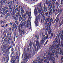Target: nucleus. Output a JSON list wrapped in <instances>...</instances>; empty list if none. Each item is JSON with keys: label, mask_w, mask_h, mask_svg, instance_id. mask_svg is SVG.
I'll use <instances>...</instances> for the list:
<instances>
[{"label": "nucleus", "mask_w": 63, "mask_h": 63, "mask_svg": "<svg viewBox=\"0 0 63 63\" xmlns=\"http://www.w3.org/2000/svg\"><path fill=\"white\" fill-rule=\"evenodd\" d=\"M54 49V50H53V51H52V52H49L48 53V55L47 56V58H49L50 59H51V56H52L53 55H54V52L55 54V57H57V58H58V53L59 54H60V52H59V49L60 48H58L57 49L55 50L56 49Z\"/></svg>", "instance_id": "obj_1"}, {"label": "nucleus", "mask_w": 63, "mask_h": 63, "mask_svg": "<svg viewBox=\"0 0 63 63\" xmlns=\"http://www.w3.org/2000/svg\"><path fill=\"white\" fill-rule=\"evenodd\" d=\"M58 39H57L56 41H54L53 42V43H54V44H53L51 46L50 45V47L49 49L50 51H52V49H56L57 48H59L60 46V42L58 43Z\"/></svg>", "instance_id": "obj_2"}, {"label": "nucleus", "mask_w": 63, "mask_h": 63, "mask_svg": "<svg viewBox=\"0 0 63 63\" xmlns=\"http://www.w3.org/2000/svg\"><path fill=\"white\" fill-rule=\"evenodd\" d=\"M43 38H42V40H41V41L40 42V45L39 46V48H40V47H41V46L42 45H44V43H45V39L47 40V39H49V38L50 39H52V37H53L51 36H50L49 38H48V35L47 34L46 36V35H43Z\"/></svg>", "instance_id": "obj_3"}, {"label": "nucleus", "mask_w": 63, "mask_h": 63, "mask_svg": "<svg viewBox=\"0 0 63 63\" xmlns=\"http://www.w3.org/2000/svg\"><path fill=\"white\" fill-rule=\"evenodd\" d=\"M16 17L19 18V21H21L22 20H23V17H21V15H20V9H19L18 11L17 14H16Z\"/></svg>", "instance_id": "obj_4"}, {"label": "nucleus", "mask_w": 63, "mask_h": 63, "mask_svg": "<svg viewBox=\"0 0 63 63\" xmlns=\"http://www.w3.org/2000/svg\"><path fill=\"white\" fill-rule=\"evenodd\" d=\"M15 8H14L13 10V12L12 11V13H11V15L12 16V17L13 19L15 21H16L17 20V18H16V17L15 16V14L16 12V10L15 9Z\"/></svg>", "instance_id": "obj_5"}, {"label": "nucleus", "mask_w": 63, "mask_h": 63, "mask_svg": "<svg viewBox=\"0 0 63 63\" xmlns=\"http://www.w3.org/2000/svg\"><path fill=\"white\" fill-rule=\"evenodd\" d=\"M18 30L19 33L20 34V36H22V34H24V33H25L24 30H22L20 29V27L19 25V26L18 27Z\"/></svg>", "instance_id": "obj_6"}, {"label": "nucleus", "mask_w": 63, "mask_h": 63, "mask_svg": "<svg viewBox=\"0 0 63 63\" xmlns=\"http://www.w3.org/2000/svg\"><path fill=\"white\" fill-rule=\"evenodd\" d=\"M40 15L39 14L37 17V18H36V19H35V24L36 26H38V21L37 20H40L41 19L40 18Z\"/></svg>", "instance_id": "obj_7"}, {"label": "nucleus", "mask_w": 63, "mask_h": 63, "mask_svg": "<svg viewBox=\"0 0 63 63\" xmlns=\"http://www.w3.org/2000/svg\"><path fill=\"white\" fill-rule=\"evenodd\" d=\"M20 27L22 28V26H26V21H25L24 22H23V20H22L21 21V23H20Z\"/></svg>", "instance_id": "obj_8"}, {"label": "nucleus", "mask_w": 63, "mask_h": 63, "mask_svg": "<svg viewBox=\"0 0 63 63\" xmlns=\"http://www.w3.org/2000/svg\"><path fill=\"white\" fill-rule=\"evenodd\" d=\"M12 34V31H11L10 32H9V33H7V35L6 37V39H8L9 38V37H11L12 36L11 35V34ZM9 36V37L8 36Z\"/></svg>", "instance_id": "obj_9"}, {"label": "nucleus", "mask_w": 63, "mask_h": 63, "mask_svg": "<svg viewBox=\"0 0 63 63\" xmlns=\"http://www.w3.org/2000/svg\"><path fill=\"white\" fill-rule=\"evenodd\" d=\"M28 59H29V57H27V56L26 58H25V57H24V58L23 59V61L24 62H25V63H26L27 62V61H28Z\"/></svg>", "instance_id": "obj_10"}, {"label": "nucleus", "mask_w": 63, "mask_h": 63, "mask_svg": "<svg viewBox=\"0 0 63 63\" xmlns=\"http://www.w3.org/2000/svg\"><path fill=\"white\" fill-rule=\"evenodd\" d=\"M46 4L47 5H48V4H49L48 6V8H52V4H51L50 3L47 2L46 3Z\"/></svg>", "instance_id": "obj_11"}, {"label": "nucleus", "mask_w": 63, "mask_h": 63, "mask_svg": "<svg viewBox=\"0 0 63 63\" xmlns=\"http://www.w3.org/2000/svg\"><path fill=\"white\" fill-rule=\"evenodd\" d=\"M7 39L5 38L3 40V42L2 43L3 45H5V42L6 43H9V40H8Z\"/></svg>", "instance_id": "obj_12"}, {"label": "nucleus", "mask_w": 63, "mask_h": 63, "mask_svg": "<svg viewBox=\"0 0 63 63\" xmlns=\"http://www.w3.org/2000/svg\"><path fill=\"white\" fill-rule=\"evenodd\" d=\"M48 1H50V0H48ZM52 4L53 5L52 8H55V6H54V4L56 1V0H52Z\"/></svg>", "instance_id": "obj_13"}, {"label": "nucleus", "mask_w": 63, "mask_h": 63, "mask_svg": "<svg viewBox=\"0 0 63 63\" xmlns=\"http://www.w3.org/2000/svg\"><path fill=\"white\" fill-rule=\"evenodd\" d=\"M16 59L15 58L13 60V59H11L10 63H16Z\"/></svg>", "instance_id": "obj_14"}, {"label": "nucleus", "mask_w": 63, "mask_h": 63, "mask_svg": "<svg viewBox=\"0 0 63 63\" xmlns=\"http://www.w3.org/2000/svg\"><path fill=\"white\" fill-rule=\"evenodd\" d=\"M13 34L15 36H18V33L16 32V29H15L14 31V32Z\"/></svg>", "instance_id": "obj_15"}, {"label": "nucleus", "mask_w": 63, "mask_h": 63, "mask_svg": "<svg viewBox=\"0 0 63 63\" xmlns=\"http://www.w3.org/2000/svg\"><path fill=\"white\" fill-rule=\"evenodd\" d=\"M12 26L14 28H16V29H17V25H16L15 23L13 24Z\"/></svg>", "instance_id": "obj_16"}, {"label": "nucleus", "mask_w": 63, "mask_h": 63, "mask_svg": "<svg viewBox=\"0 0 63 63\" xmlns=\"http://www.w3.org/2000/svg\"><path fill=\"white\" fill-rule=\"evenodd\" d=\"M10 16V14L8 13H7L6 14L5 16V19H7V17H8V16Z\"/></svg>", "instance_id": "obj_17"}, {"label": "nucleus", "mask_w": 63, "mask_h": 63, "mask_svg": "<svg viewBox=\"0 0 63 63\" xmlns=\"http://www.w3.org/2000/svg\"><path fill=\"white\" fill-rule=\"evenodd\" d=\"M43 8V6H41V3H39V5H37V8Z\"/></svg>", "instance_id": "obj_18"}, {"label": "nucleus", "mask_w": 63, "mask_h": 63, "mask_svg": "<svg viewBox=\"0 0 63 63\" xmlns=\"http://www.w3.org/2000/svg\"><path fill=\"white\" fill-rule=\"evenodd\" d=\"M60 15V14H59L57 16V17H56V19L54 21L53 23H55V22L56 21V19H57V18H58V17H59V16Z\"/></svg>", "instance_id": "obj_19"}, {"label": "nucleus", "mask_w": 63, "mask_h": 63, "mask_svg": "<svg viewBox=\"0 0 63 63\" xmlns=\"http://www.w3.org/2000/svg\"><path fill=\"white\" fill-rule=\"evenodd\" d=\"M50 59H51V61H52L53 62H54V61H55V58L54 57H52L51 56V59H50V58H49Z\"/></svg>", "instance_id": "obj_20"}, {"label": "nucleus", "mask_w": 63, "mask_h": 63, "mask_svg": "<svg viewBox=\"0 0 63 63\" xmlns=\"http://www.w3.org/2000/svg\"><path fill=\"white\" fill-rule=\"evenodd\" d=\"M0 1V4L1 5H0V8H3V2L2 1Z\"/></svg>", "instance_id": "obj_21"}, {"label": "nucleus", "mask_w": 63, "mask_h": 63, "mask_svg": "<svg viewBox=\"0 0 63 63\" xmlns=\"http://www.w3.org/2000/svg\"><path fill=\"white\" fill-rule=\"evenodd\" d=\"M0 24H2V23H3V24H4V23H6V21L4 20L3 21H2V20H1L0 21Z\"/></svg>", "instance_id": "obj_22"}, {"label": "nucleus", "mask_w": 63, "mask_h": 63, "mask_svg": "<svg viewBox=\"0 0 63 63\" xmlns=\"http://www.w3.org/2000/svg\"><path fill=\"white\" fill-rule=\"evenodd\" d=\"M45 21L48 22L50 21V18H47L46 19Z\"/></svg>", "instance_id": "obj_23"}, {"label": "nucleus", "mask_w": 63, "mask_h": 63, "mask_svg": "<svg viewBox=\"0 0 63 63\" xmlns=\"http://www.w3.org/2000/svg\"><path fill=\"white\" fill-rule=\"evenodd\" d=\"M22 16L23 17V20L24 21H25V20H26V18L25 17V15H22Z\"/></svg>", "instance_id": "obj_24"}, {"label": "nucleus", "mask_w": 63, "mask_h": 63, "mask_svg": "<svg viewBox=\"0 0 63 63\" xmlns=\"http://www.w3.org/2000/svg\"><path fill=\"white\" fill-rule=\"evenodd\" d=\"M33 47L35 50H36V44L34 43H33Z\"/></svg>", "instance_id": "obj_25"}, {"label": "nucleus", "mask_w": 63, "mask_h": 63, "mask_svg": "<svg viewBox=\"0 0 63 63\" xmlns=\"http://www.w3.org/2000/svg\"><path fill=\"white\" fill-rule=\"evenodd\" d=\"M51 30H52L51 29L50 30V31H48V34H49L50 35V34H51V32H52Z\"/></svg>", "instance_id": "obj_26"}, {"label": "nucleus", "mask_w": 63, "mask_h": 63, "mask_svg": "<svg viewBox=\"0 0 63 63\" xmlns=\"http://www.w3.org/2000/svg\"><path fill=\"white\" fill-rule=\"evenodd\" d=\"M43 9L42 8H40L39 10H38L37 11L38 13H40L42 11V10Z\"/></svg>", "instance_id": "obj_27"}, {"label": "nucleus", "mask_w": 63, "mask_h": 63, "mask_svg": "<svg viewBox=\"0 0 63 63\" xmlns=\"http://www.w3.org/2000/svg\"><path fill=\"white\" fill-rule=\"evenodd\" d=\"M24 57H25V58H26V57H27V53L26 51H25L24 53Z\"/></svg>", "instance_id": "obj_28"}, {"label": "nucleus", "mask_w": 63, "mask_h": 63, "mask_svg": "<svg viewBox=\"0 0 63 63\" xmlns=\"http://www.w3.org/2000/svg\"><path fill=\"white\" fill-rule=\"evenodd\" d=\"M60 51V54L61 55H63V52L62 51V50H59V51Z\"/></svg>", "instance_id": "obj_29"}, {"label": "nucleus", "mask_w": 63, "mask_h": 63, "mask_svg": "<svg viewBox=\"0 0 63 63\" xmlns=\"http://www.w3.org/2000/svg\"><path fill=\"white\" fill-rule=\"evenodd\" d=\"M8 32V29H6L5 30L4 32H3V33H7Z\"/></svg>", "instance_id": "obj_30"}, {"label": "nucleus", "mask_w": 63, "mask_h": 63, "mask_svg": "<svg viewBox=\"0 0 63 63\" xmlns=\"http://www.w3.org/2000/svg\"><path fill=\"white\" fill-rule=\"evenodd\" d=\"M12 1H10V4L9 5V8H11V6H12Z\"/></svg>", "instance_id": "obj_31"}, {"label": "nucleus", "mask_w": 63, "mask_h": 63, "mask_svg": "<svg viewBox=\"0 0 63 63\" xmlns=\"http://www.w3.org/2000/svg\"><path fill=\"white\" fill-rule=\"evenodd\" d=\"M12 46H10L9 48H8V49L7 50V51H7V52H9V51L10 50V48H12Z\"/></svg>", "instance_id": "obj_32"}, {"label": "nucleus", "mask_w": 63, "mask_h": 63, "mask_svg": "<svg viewBox=\"0 0 63 63\" xmlns=\"http://www.w3.org/2000/svg\"><path fill=\"white\" fill-rule=\"evenodd\" d=\"M39 42L38 40H37L36 42V46H39Z\"/></svg>", "instance_id": "obj_33"}, {"label": "nucleus", "mask_w": 63, "mask_h": 63, "mask_svg": "<svg viewBox=\"0 0 63 63\" xmlns=\"http://www.w3.org/2000/svg\"><path fill=\"white\" fill-rule=\"evenodd\" d=\"M29 45L30 49H31V48H32V43H30L29 44Z\"/></svg>", "instance_id": "obj_34"}, {"label": "nucleus", "mask_w": 63, "mask_h": 63, "mask_svg": "<svg viewBox=\"0 0 63 63\" xmlns=\"http://www.w3.org/2000/svg\"><path fill=\"white\" fill-rule=\"evenodd\" d=\"M51 8H49V10L50 11V12L49 13V15H51Z\"/></svg>", "instance_id": "obj_35"}, {"label": "nucleus", "mask_w": 63, "mask_h": 63, "mask_svg": "<svg viewBox=\"0 0 63 63\" xmlns=\"http://www.w3.org/2000/svg\"><path fill=\"white\" fill-rule=\"evenodd\" d=\"M27 27H28L29 26V21H27Z\"/></svg>", "instance_id": "obj_36"}, {"label": "nucleus", "mask_w": 63, "mask_h": 63, "mask_svg": "<svg viewBox=\"0 0 63 63\" xmlns=\"http://www.w3.org/2000/svg\"><path fill=\"white\" fill-rule=\"evenodd\" d=\"M48 25H49V27H50V26H51V21H49L48 23Z\"/></svg>", "instance_id": "obj_37"}, {"label": "nucleus", "mask_w": 63, "mask_h": 63, "mask_svg": "<svg viewBox=\"0 0 63 63\" xmlns=\"http://www.w3.org/2000/svg\"><path fill=\"white\" fill-rule=\"evenodd\" d=\"M34 14H35H35H37V10H36V8H35L34 11Z\"/></svg>", "instance_id": "obj_38"}, {"label": "nucleus", "mask_w": 63, "mask_h": 63, "mask_svg": "<svg viewBox=\"0 0 63 63\" xmlns=\"http://www.w3.org/2000/svg\"><path fill=\"white\" fill-rule=\"evenodd\" d=\"M45 16H47L48 17H49V16H48V12H46L45 13Z\"/></svg>", "instance_id": "obj_39"}, {"label": "nucleus", "mask_w": 63, "mask_h": 63, "mask_svg": "<svg viewBox=\"0 0 63 63\" xmlns=\"http://www.w3.org/2000/svg\"><path fill=\"white\" fill-rule=\"evenodd\" d=\"M48 24V22H46V21H45V22L44 23L45 25H47Z\"/></svg>", "instance_id": "obj_40"}, {"label": "nucleus", "mask_w": 63, "mask_h": 63, "mask_svg": "<svg viewBox=\"0 0 63 63\" xmlns=\"http://www.w3.org/2000/svg\"><path fill=\"white\" fill-rule=\"evenodd\" d=\"M3 35L4 37H6V35H7V34L6 33H3Z\"/></svg>", "instance_id": "obj_41"}, {"label": "nucleus", "mask_w": 63, "mask_h": 63, "mask_svg": "<svg viewBox=\"0 0 63 63\" xmlns=\"http://www.w3.org/2000/svg\"><path fill=\"white\" fill-rule=\"evenodd\" d=\"M62 11H63V9H60L59 10L58 12H60V13L62 12Z\"/></svg>", "instance_id": "obj_42"}, {"label": "nucleus", "mask_w": 63, "mask_h": 63, "mask_svg": "<svg viewBox=\"0 0 63 63\" xmlns=\"http://www.w3.org/2000/svg\"><path fill=\"white\" fill-rule=\"evenodd\" d=\"M61 47H63V41H62L61 42V45L60 46Z\"/></svg>", "instance_id": "obj_43"}, {"label": "nucleus", "mask_w": 63, "mask_h": 63, "mask_svg": "<svg viewBox=\"0 0 63 63\" xmlns=\"http://www.w3.org/2000/svg\"><path fill=\"white\" fill-rule=\"evenodd\" d=\"M16 59H18V61H19V57H18V56H16Z\"/></svg>", "instance_id": "obj_44"}, {"label": "nucleus", "mask_w": 63, "mask_h": 63, "mask_svg": "<svg viewBox=\"0 0 63 63\" xmlns=\"http://www.w3.org/2000/svg\"><path fill=\"white\" fill-rule=\"evenodd\" d=\"M59 19L58 18H57L56 19V22L57 23H58V21H59Z\"/></svg>", "instance_id": "obj_45"}, {"label": "nucleus", "mask_w": 63, "mask_h": 63, "mask_svg": "<svg viewBox=\"0 0 63 63\" xmlns=\"http://www.w3.org/2000/svg\"><path fill=\"white\" fill-rule=\"evenodd\" d=\"M8 39L9 40L11 41L12 40V37H10L8 38V39Z\"/></svg>", "instance_id": "obj_46"}, {"label": "nucleus", "mask_w": 63, "mask_h": 63, "mask_svg": "<svg viewBox=\"0 0 63 63\" xmlns=\"http://www.w3.org/2000/svg\"><path fill=\"white\" fill-rule=\"evenodd\" d=\"M7 9L5 11V12H5V13H6V14H7V13H8V9H9V8H7Z\"/></svg>", "instance_id": "obj_47"}, {"label": "nucleus", "mask_w": 63, "mask_h": 63, "mask_svg": "<svg viewBox=\"0 0 63 63\" xmlns=\"http://www.w3.org/2000/svg\"><path fill=\"white\" fill-rule=\"evenodd\" d=\"M37 48H36V51H38V50H39V46H37Z\"/></svg>", "instance_id": "obj_48"}, {"label": "nucleus", "mask_w": 63, "mask_h": 63, "mask_svg": "<svg viewBox=\"0 0 63 63\" xmlns=\"http://www.w3.org/2000/svg\"><path fill=\"white\" fill-rule=\"evenodd\" d=\"M48 27H49V26L48 25L45 26V28H47V29H48Z\"/></svg>", "instance_id": "obj_49"}, {"label": "nucleus", "mask_w": 63, "mask_h": 63, "mask_svg": "<svg viewBox=\"0 0 63 63\" xmlns=\"http://www.w3.org/2000/svg\"><path fill=\"white\" fill-rule=\"evenodd\" d=\"M21 14H23L24 13V10H21Z\"/></svg>", "instance_id": "obj_50"}, {"label": "nucleus", "mask_w": 63, "mask_h": 63, "mask_svg": "<svg viewBox=\"0 0 63 63\" xmlns=\"http://www.w3.org/2000/svg\"><path fill=\"white\" fill-rule=\"evenodd\" d=\"M15 23L16 24H17V25H18V22H17L16 21H15Z\"/></svg>", "instance_id": "obj_51"}, {"label": "nucleus", "mask_w": 63, "mask_h": 63, "mask_svg": "<svg viewBox=\"0 0 63 63\" xmlns=\"http://www.w3.org/2000/svg\"><path fill=\"white\" fill-rule=\"evenodd\" d=\"M56 4L57 6H59V3H58V2H56Z\"/></svg>", "instance_id": "obj_52"}, {"label": "nucleus", "mask_w": 63, "mask_h": 63, "mask_svg": "<svg viewBox=\"0 0 63 63\" xmlns=\"http://www.w3.org/2000/svg\"><path fill=\"white\" fill-rule=\"evenodd\" d=\"M60 33H61L62 34H63V29L62 31L60 32Z\"/></svg>", "instance_id": "obj_53"}, {"label": "nucleus", "mask_w": 63, "mask_h": 63, "mask_svg": "<svg viewBox=\"0 0 63 63\" xmlns=\"http://www.w3.org/2000/svg\"><path fill=\"white\" fill-rule=\"evenodd\" d=\"M58 35H57V36H56V38H55V41H56V39H57V38H58Z\"/></svg>", "instance_id": "obj_54"}, {"label": "nucleus", "mask_w": 63, "mask_h": 63, "mask_svg": "<svg viewBox=\"0 0 63 63\" xmlns=\"http://www.w3.org/2000/svg\"><path fill=\"white\" fill-rule=\"evenodd\" d=\"M0 15H3V12L0 11Z\"/></svg>", "instance_id": "obj_55"}, {"label": "nucleus", "mask_w": 63, "mask_h": 63, "mask_svg": "<svg viewBox=\"0 0 63 63\" xmlns=\"http://www.w3.org/2000/svg\"><path fill=\"white\" fill-rule=\"evenodd\" d=\"M11 30L12 31H14V29L13 28V27H12V28L11 29Z\"/></svg>", "instance_id": "obj_56"}, {"label": "nucleus", "mask_w": 63, "mask_h": 63, "mask_svg": "<svg viewBox=\"0 0 63 63\" xmlns=\"http://www.w3.org/2000/svg\"><path fill=\"white\" fill-rule=\"evenodd\" d=\"M35 38L38 39V34L35 35Z\"/></svg>", "instance_id": "obj_57"}, {"label": "nucleus", "mask_w": 63, "mask_h": 63, "mask_svg": "<svg viewBox=\"0 0 63 63\" xmlns=\"http://www.w3.org/2000/svg\"><path fill=\"white\" fill-rule=\"evenodd\" d=\"M29 50V46H28L27 47V51H28Z\"/></svg>", "instance_id": "obj_58"}, {"label": "nucleus", "mask_w": 63, "mask_h": 63, "mask_svg": "<svg viewBox=\"0 0 63 63\" xmlns=\"http://www.w3.org/2000/svg\"><path fill=\"white\" fill-rule=\"evenodd\" d=\"M46 10V8H44V11L45 12H46L47 11V10Z\"/></svg>", "instance_id": "obj_59"}, {"label": "nucleus", "mask_w": 63, "mask_h": 63, "mask_svg": "<svg viewBox=\"0 0 63 63\" xmlns=\"http://www.w3.org/2000/svg\"><path fill=\"white\" fill-rule=\"evenodd\" d=\"M32 63H37V62L35 61H34Z\"/></svg>", "instance_id": "obj_60"}, {"label": "nucleus", "mask_w": 63, "mask_h": 63, "mask_svg": "<svg viewBox=\"0 0 63 63\" xmlns=\"http://www.w3.org/2000/svg\"><path fill=\"white\" fill-rule=\"evenodd\" d=\"M14 50V49L13 48H11V51H13Z\"/></svg>", "instance_id": "obj_61"}, {"label": "nucleus", "mask_w": 63, "mask_h": 63, "mask_svg": "<svg viewBox=\"0 0 63 63\" xmlns=\"http://www.w3.org/2000/svg\"><path fill=\"white\" fill-rule=\"evenodd\" d=\"M40 60V57H38L37 58V60Z\"/></svg>", "instance_id": "obj_62"}, {"label": "nucleus", "mask_w": 63, "mask_h": 63, "mask_svg": "<svg viewBox=\"0 0 63 63\" xmlns=\"http://www.w3.org/2000/svg\"><path fill=\"white\" fill-rule=\"evenodd\" d=\"M5 26V25H3V26L1 25V27H4Z\"/></svg>", "instance_id": "obj_63"}, {"label": "nucleus", "mask_w": 63, "mask_h": 63, "mask_svg": "<svg viewBox=\"0 0 63 63\" xmlns=\"http://www.w3.org/2000/svg\"><path fill=\"white\" fill-rule=\"evenodd\" d=\"M61 24H63V20H62V21L61 22Z\"/></svg>", "instance_id": "obj_64"}]
</instances>
